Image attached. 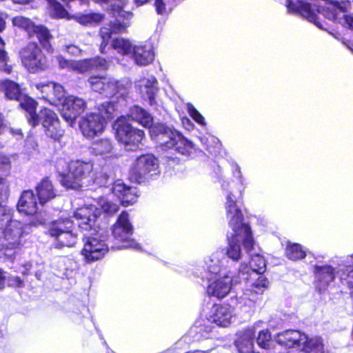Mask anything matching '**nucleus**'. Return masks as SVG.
Returning a JSON list of instances; mask_svg holds the SVG:
<instances>
[{
	"label": "nucleus",
	"instance_id": "f257e3e1",
	"mask_svg": "<svg viewBox=\"0 0 353 353\" xmlns=\"http://www.w3.org/2000/svg\"><path fill=\"white\" fill-rule=\"evenodd\" d=\"M228 224L233 233L228 237V248L226 252L228 256L237 261L241 257V244L250 251L253 247V238L250 226L243 223V214L236 205L234 195L229 192L226 196L225 204Z\"/></svg>",
	"mask_w": 353,
	"mask_h": 353
},
{
	"label": "nucleus",
	"instance_id": "f03ea898",
	"mask_svg": "<svg viewBox=\"0 0 353 353\" xmlns=\"http://www.w3.org/2000/svg\"><path fill=\"white\" fill-rule=\"evenodd\" d=\"M128 118L120 117L113 125L116 130V136L119 141L126 145H139L144 138L143 130L133 128L129 123V118L145 128H152L153 123L152 116L146 110L138 105H134L130 109Z\"/></svg>",
	"mask_w": 353,
	"mask_h": 353
},
{
	"label": "nucleus",
	"instance_id": "7ed1b4c3",
	"mask_svg": "<svg viewBox=\"0 0 353 353\" xmlns=\"http://www.w3.org/2000/svg\"><path fill=\"white\" fill-rule=\"evenodd\" d=\"M98 3H110L111 12L115 17L114 20L100 29L99 36L101 39L99 50L101 53H105V48L108 46L112 34H121L126 32L130 24L132 13L124 10L126 0H94Z\"/></svg>",
	"mask_w": 353,
	"mask_h": 353
},
{
	"label": "nucleus",
	"instance_id": "20e7f679",
	"mask_svg": "<svg viewBox=\"0 0 353 353\" xmlns=\"http://www.w3.org/2000/svg\"><path fill=\"white\" fill-rule=\"evenodd\" d=\"M61 183L67 188L78 189L94 183L104 185L106 177L96 176L92 163L77 160L69 163L68 172L61 175Z\"/></svg>",
	"mask_w": 353,
	"mask_h": 353
},
{
	"label": "nucleus",
	"instance_id": "39448f33",
	"mask_svg": "<svg viewBox=\"0 0 353 353\" xmlns=\"http://www.w3.org/2000/svg\"><path fill=\"white\" fill-rule=\"evenodd\" d=\"M152 139L159 143L162 150H173L188 156L194 151V144L184 138L178 131L163 124H157L150 130Z\"/></svg>",
	"mask_w": 353,
	"mask_h": 353
},
{
	"label": "nucleus",
	"instance_id": "423d86ee",
	"mask_svg": "<svg viewBox=\"0 0 353 353\" xmlns=\"http://www.w3.org/2000/svg\"><path fill=\"white\" fill-rule=\"evenodd\" d=\"M0 230L3 231L2 246L6 249H16L24 243V225L12 219V210L8 208H0Z\"/></svg>",
	"mask_w": 353,
	"mask_h": 353
},
{
	"label": "nucleus",
	"instance_id": "0eeeda50",
	"mask_svg": "<svg viewBox=\"0 0 353 353\" xmlns=\"http://www.w3.org/2000/svg\"><path fill=\"white\" fill-rule=\"evenodd\" d=\"M99 113L92 112L83 116L79 121V128L84 137L92 138L103 132L106 119L111 117L114 111L111 103H104L99 108Z\"/></svg>",
	"mask_w": 353,
	"mask_h": 353
},
{
	"label": "nucleus",
	"instance_id": "6e6552de",
	"mask_svg": "<svg viewBox=\"0 0 353 353\" xmlns=\"http://www.w3.org/2000/svg\"><path fill=\"white\" fill-rule=\"evenodd\" d=\"M49 234L55 239L57 248H71L77 242V235L74 232V224L70 219H59L48 225Z\"/></svg>",
	"mask_w": 353,
	"mask_h": 353
},
{
	"label": "nucleus",
	"instance_id": "1a4fd4ad",
	"mask_svg": "<svg viewBox=\"0 0 353 353\" xmlns=\"http://www.w3.org/2000/svg\"><path fill=\"white\" fill-rule=\"evenodd\" d=\"M158 159L152 154L138 157L131 169L130 178L138 183H143L159 174Z\"/></svg>",
	"mask_w": 353,
	"mask_h": 353
},
{
	"label": "nucleus",
	"instance_id": "9d476101",
	"mask_svg": "<svg viewBox=\"0 0 353 353\" xmlns=\"http://www.w3.org/2000/svg\"><path fill=\"white\" fill-rule=\"evenodd\" d=\"M316 277L321 281L328 284L334 281L336 274L341 279H346L348 277L353 278V255L345 259L338 267V270L330 265L316 266Z\"/></svg>",
	"mask_w": 353,
	"mask_h": 353
},
{
	"label": "nucleus",
	"instance_id": "9b49d317",
	"mask_svg": "<svg viewBox=\"0 0 353 353\" xmlns=\"http://www.w3.org/2000/svg\"><path fill=\"white\" fill-rule=\"evenodd\" d=\"M88 84L93 91L106 97L123 96L125 93L123 85L109 76H91L88 79Z\"/></svg>",
	"mask_w": 353,
	"mask_h": 353
},
{
	"label": "nucleus",
	"instance_id": "f8f14e48",
	"mask_svg": "<svg viewBox=\"0 0 353 353\" xmlns=\"http://www.w3.org/2000/svg\"><path fill=\"white\" fill-rule=\"evenodd\" d=\"M132 234L133 226L129 221L128 214L123 212L112 227V235L117 241L123 243L121 248L140 250L139 244L131 239Z\"/></svg>",
	"mask_w": 353,
	"mask_h": 353
},
{
	"label": "nucleus",
	"instance_id": "ddd939ff",
	"mask_svg": "<svg viewBox=\"0 0 353 353\" xmlns=\"http://www.w3.org/2000/svg\"><path fill=\"white\" fill-rule=\"evenodd\" d=\"M20 56L23 66L30 72L44 70L48 67L46 57L34 43H29L23 48Z\"/></svg>",
	"mask_w": 353,
	"mask_h": 353
},
{
	"label": "nucleus",
	"instance_id": "4468645a",
	"mask_svg": "<svg viewBox=\"0 0 353 353\" xmlns=\"http://www.w3.org/2000/svg\"><path fill=\"white\" fill-rule=\"evenodd\" d=\"M12 23L14 26L24 29L30 37L36 36L43 48L46 50H51L50 40L52 37L46 27L36 26L28 18L22 16L14 17Z\"/></svg>",
	"mask_w": 353,
	"mask_h": 353
},
{
	"label": "nucleus",
	"instance_id": "2eb2a0df",
	"mask_svg": "<svg viewBox=\"0 0 353 353\" xmlns=\"http://www.w3.org/2000/svg\"><path fill=\"white\" fill-rule=\"evenodd\" d=\"M101 214V209L90 205L79 208L74 213V217L79 221V227L82 230L92 232L93 234L99 232L98 221Z\"/></svg>",
	"mask_w": 353,
	"mask_h": 353
},
{
	"label": "nucleus",
	"instance_id": "dca6fc26",
	"mask_svg": "<svg viewBox=\"0 0 353 353\" xmlns=\"http://www.w3.org/2000/svg\"><path fill=\"white\" fill-rule=\"evenodd\" d=\"M39 121L45 129L46 134L59 141L63 135V130L61 128L59 121L55 112L48 108H43L39 113Z\"/></svg>",
	"mask_w": 353,
	"mask_h": 353
},
{
	"label": "nucleus",
	"instance_id": "f3484780",
	"mask_svg": "<svg viewBox=\"0 0 353 353\" xmlns=\"http://www.w3.org/2000/svg\"><path fill=\"white\" fill-rule=\"evenodd\" d=\"M84 245L81 254L88 262L95 261L103 258L108 251L103 240L94 236H87L83 239Z\"/></svg>",
	"mask_w": 353,
	"mask_h": 353
},
{
	"label": "nucleus",
	"instance_id": "a211bd4d",
	"mask_svg": "<svg viewBox=\"0 0 353 353\" xmlns=\"http://www.w3.org/2000/svg\"><path fill=\"white\" fill-rule=\"evenodd\" d=\"M86 108L85 101L78 97L70 95L63 102L62 117L70 125L74 123L77 117Z\"/></svg>",
	"mask_w": 353,
	"mask_h": 353
},
{
	"label": "nucleus",
	"instance_id": "6ab92c4d",
	"mask_svg": "<svg viewBox=\"0 0 353 353\" xmlns=\"http://www.w3.org/2000/svg\"><path fill=\"white\" fill-rule=\"evenodd\" d=\"M210 283L207 287V294L210 296L223 299L230 292L233 280L228 273L208 279Z\"/></svg>",
	"mask_w": 353,
	"mask_h": 353
},
{
	"label": "nucleus",
	"instance_id": "aec40b11",
	"mask_svg": "<svg viewBox=\"0 0 353 353\" xmlns=\"http://www.w3.org/2000/svg\"><path fill=\"white\" fill-rule=\"evenodd\" d=\"M233 309L228 305H214L208 316L209 322L220 327H228L231 324Z\"/></svg>",
	"mask_w": 353,
	"mask_h": 353
},
{
	"label": "nucleus",
	"instance_id": "412c9836",
	"mask_svg": "<svg viewBox=\"0 0 353 353\" xmlns=\"http://www.w3.org/2000/svg\"><path fill=\"white\" fill-rule=\"evenodd\" d=\"M286 6L288 12L299 14L309 21L313 22L319 28L323 29V25L317 21L318 17L314 8H312L310 3L302 1H297L295 3L292 0H288Z\"/></svg>",
	"mask_w": 353,
	"mask_h": 353
},
{
	"label": "nucleus",
	"instance_id": "4be33fe9",
	"mask_svg": "<svg viewBox=\"0 0 353 353\" xmlns=\"http://www.w3.org/2000/svg\"><path fill=\"white\" fill-rule=\"evenodd\" d=\"M112 192L118 197L120 203L125 206L134 203L138 198L136 188L127 186L119 180L113 184Z\"/></svg>",
	"mask_w": 353,
	"mask_h": 353
},
{
	"label": "nucleus",
	"instance_id": "5701e85b",
	"mask_svg": "<svg viewBox=\"0 0 353 353\" xmlns=\"http://www.w3.org/2000/svg\"><path fill=\"white\" fill-rule=\"evenodd\" d=\"M248 277H245L246 280V288L244 292V295L248 296V299L254 301V297H251L253 294H260L268 286V281L263 275V274H258L255 279H252L250 273L247 274Z\"/></svg>",
	"mask_w": 353,
	"mask_h": 353
},
{
	"label": "nucleus",
	"instance_id": "b1692460",
	"mask_svg": "<svg viewBox=\"0 0 353 353\" xmlns=\"http://www.w3.org/2000/svg\"><path fill=\"white\" fill-rule=\"evenodd\" d=\"M266 270V261L260 254L252 255L249 266L242 263L239 268L240 274H250L252 279H255L258 274H263Z\"/></svg>",
	"mask_w": 353,
	"mask_h": 353
},
{
	"label": "nucleus",
	"instance_id": "393cba45",
	"mask_svg": "<svg viewBox=\"0 0 353 353\" xmlns=\"http://www.w3.org/2000/svg\"><path fill=\"white\" fill-rule=\"evenodd\" d=\"M136 87L143 97L148 99L152 105L154 101V96L158 91L157 81L153 76L141 77L136 83Z\"/></svg>",
	"mask_w": 353,
	"mask_h": 353
},
{
	"label": "nucleus",
	"instance_id": "a878e982",
	"mask_svg": "<svg viewBox=\"0 0 353 353\" xmlns=\"http://www.w3.org/2000/svg\"><path fill=\"white\" fill-rule=\"evenodd\" d=\"M36 88L41 90L42 93L46 95L43 96V98L48 100L54 99L63 105V102L65 97V91L63 87L54 82H48V83H39L36 85Z\"/></svg>",
	"mask_w": 353,
	"mask_h": 353
},
{
	"label": "nucleus",
	"instance_id": "bb28decb",
	"mask_svg": "<svg viewBox=\"0 0 353 353\" xmlns=\"http://www.w3.org/2000/svg\"><path fill=\"white\" fill-rule=\"evenodd\" d=\"M255 335L254 327H248L239 334L236 341V346L239 353H254V338Z\"/></svg>",
	"mask_w": 353,
	"mask_h": 353
},
{
	"label": "nucleus",
	"instance_id": "cd10ccee",
	"mask_svg": "<svg viewBox=\"0 0 353 353\" xmlns=\"http://www.w3.org/2000/svg\"><path fill=\"white\" fill-rule=\"evenodd\" d=\"M304 353H324L323 339L318 336H309L303 334L299 347Z\"/></svg>",
	"mask_w": 353,
	"mask_h": 353
},
{
	"label": "nucleus",
	"instance_id": "c85d7f7f",
	"mask_svg": "<svg viewBox=\"0 0 353 353\" xmlns=\"http://www.w3.org/2000/svg\"><path fill=\"white\" fill-rule=\"evenodd\" d=\"M17 209L19 212L27 215H33L36 214L38 210L36 197L31 190L24 191L17 204Z\"/></svg>",
	"mask_w": 353,
	"mask_h": 353
},
{
	"label": "nucleus",
	"instance_id": "c756f323",
	"mask_svg": "<svg viewBox=\"0 0 353 353\" xmlns=\"http://www.w3.org/2000/svg\"><path fill=\"white\" fill-rule=\"evenodd\" d=\"M303 332L295 330H288L276 335V341L288 347H299Z\"/></svg>",
	"mask_w": 353,
	"mask_h": 353
},
{
	"label": "nucleus",
	"instance_id": "7c9ffc66",
	"mask_svg": "<svg viewBox=\"0 0 353 353\" xmlns=\"http://www.w3.org/2000/svg\"><path fill=\"white\" fill-rule=\"evenodd\" d=\"M130 57L136 64L146 65L152 63L154 54L150 46H135Z\"/></svg>",
	"mask_w": 353,
	"mask_h": 353
},
{
	"label": "nucleus",
	"instance_id": "2f4dec72",
	"mask_svg": "<svg viewBox=\"0 0 353 353\" xmlns=\"http://www.w3.org/2000/svg\"><path fill=\"white\" fill-rule=\"evenodd\" d=\"M224 254L222 252H216L213 253L206 261L205 265L208 272L214 275H221L224 270Z\"/></svg>",
	"mask_w": 353,
	"mask_h": 353
},
{
	"label": "nucleus",
	"instance_id": "473e14b6",
	"mask_svg": "<svg viewBox=\"0 0 353 353\" xmlns=\"http://www.w3.org/2000/svg\"><path fill=\"white\" fill-rule=\"evenodd\" d=\"M38 199L43 204L56 196L53 185L48 179H43L36 188Z\"/></svg>",
	"mask_w": 353,
	"mask_h": 353
},
{
	"label": "nucleus",
	"instance_id": "72a5a7b5",
	"mask_svg": "<svg viewBox=\"0 0 353 353\" xmlns=\"http://www.w3.org/2000/svg\"><path fill=\"white\" fill-rule=\"evenodd\" d=\"M0 89L8 99L21 101L23 97L19 85L12 81L6 80L0 83Z\"/></svg>",
	"mask_w": 353,
	"mask_h": 353
},
{
	"label": "nucleus",
	"instance_id": "f704fd0d",
	"mask_svg": "<svg viewBox=\"0 0 353 353\" xmlns=\"http://www.w3.org/2000/svg\"><path fill=\"white\" fill-rule=\"evenodd\" d=\"M24 99V101H21L20 104L21 106L25 110H26V111L28 112V114L27 116L28 123L32 126L37 125L39 123V114H37L35 112V101L31 98H27L26 97L23 96L21 98V99Z\"/></svg>",
	"mask_w": 353,
	"mask_h": 353
},
{
	"label": "nucleus",
	"instance_id": "c9c22d12",
	"mask_svg": "<svg viewBox=\"0 0 353 353\" xmlns=\"http://www.w3.org/2000/svg\"><path fill=\"white\" fill-rule=\"evenodd\" d=\"M134 46L130 40L122 37L114 39L111 43V47L122 55L131 56Z\"/></svg>",
	"mask_w": 353,
	"mask_h": 353
},
{
	"label": "nucleus",
	"instance_id": "e433bc0d",
	"mask_svg": "<svg viewBox=\"0 0 353 353\" xmlns=\"http://www.w3.org/2000/svg\"><path fill=\"white\" fill-rule=\"evenodd\" d=\"M76 21L84 26H94L102 21L104 15L99 12H92L85 14H76L74 16Z\"/></svg>",
	"mask_w": 353,
	"mask_h": 353
},
{
	"label": "nucleus",
	"instance_id": "4c0bfd02",
	"mask_svg": "<svg viewBox=\"0 0 353 353\" xmlns=\"http://www.w3.org/2000/svg\"><path fill=\"white\" fill-rule=\"evenodd\" d=\"M82 63V73L88 70H105L108 68V62L103 58L95 57L93 59L81 60Z\"/></svg>",
	"mask_w": 353,
	"mask_h": 353
},
{
	"label": "nucleus",
	"instance_id": "58836bf2",
	"mask_svg": "<svg viewBox=\"0 0 353 353\" xmlns=\"http://www.w3.org/2000/svg\"><path fill=\"white\" fill-rule=\"evenodd\" d=\"M56 61L60 69L68 71H77L82 73V63L81 61H74L65 59L62 55H57Z\"/></svg>",
	"mask_w": 353,
	"mask_h": 353
},
{
	"label": "nucleus",
	"instance_id": "ea45409f",
	"mask_svg": "<svg viewBox=\"0 0 353 353\" xmlns=\"http://www.w3.org/2000/svg\"><path fill=\"white\" fill-rule=\"evenodd\" d=\"M91 149L96 154H107L111 152L112 145L108 139H101L92 143Z\"/></svg>",
	"mask_w": 353,
	"mask_h": 353
},
{
	"label": "nucleus",
	"instance_id": "a19ab883",
	"mask_svg": "<svg viewBox=\"0 0 353 353\" xmlns=\"http://www.w3.org/2000/svg\"><path fill=\"white\" fill-rule=\"evenodd\" d=\"M285 254L287 257L293 261L302 259L305 256V252L298 243H290L288 245Z\"/></svg>",
	"mask_w": 353,
	"mask_h": 353
},
{
	"label": "nucleus",
	"instance_id": "79ce46f5",
	"mask_svg": "<svg viewBox=\"0 0 353 353\" xmlns=\"http://www.w3.org/2000/svg\"><path fill=\"white\" fill-rule=\"evenodd\" d=\"M212 332V327L210 325H194L189 332L193 336L194 341H200L203 338H208V334Z\"/></svg>",
	"mask_w": 353,
	"mask_h": 353
},
{
	"label": "nucleus",
	"instance_id": "37998d69",
	"mask_svg": "<svg viewBox=\"0 0 353 353\" xmlns=\"http://www.w3.org/2000/svg\"><path fill=\"white\" fill-rule=\"evenodd\" d=\"M175 6V0H155L154 6L159 14H166L172 11Z\"/></svg>",
	"mask_w": 353,
	"mask_h": 353
},
{
	"label": "nucleus",
	"instance_id": "c03bdc74",
	"mask_svg": "<svg viewBox=\"0 0 353 353\" xmlns=\"http://www.w3.org/2000/svg\"><path fill=\"white\" fill-rule=\"evenodd\" d=\"M52 14L57 18H67L68 12L56 0H48Z\"/></svg>",
	"mask_w": 353,
	"mask_h": 353
},
{
	"label": "nucleus",
	"instance_id": "a18cd8bd",
	"mask_svg": "<svg viewBox=\"0 0 353 353\" xmlns=\"http://www.w3.org/2000/svg\"><path fill=\"white\" fill-rule=\"evenodd\" d=\"M9 195V184L4 178H0V208H8L3 203L7 200Z\"/></svg>",
	"mask_w": 353,
	"mask_h": 353
},
{
	"label": "nucleus",
	"instance_id": "49530a36",
	"mask_svg": "<svg viewBox=\"0 0 353 353\" xmlns=\"http://www.w3.org/2000/svg\"><path fill=\"white\" fill-rule=\"evenodd\" d=\"M60 262L62 263L65 266L64 274L67 277L71 276L72 275V274L74 272H76V270L77 269V264L74 260L70 259H67V258H61L60 259Z\"/></svg>",
	"mask_w": 353,
	"mask_h": 353
},
{
	"label": "nucleus",
	"instance_id": "de8ad7c7",
	"mask_svg": "<svg viewBox=\"0 0 353 353\" xmlns=\"http://www.w3.org/2000/svg\"><path fill=\"white\" fill-rule=\"evenodd\" d=\"M271 339V335L268 330H263L259 332L256 342L259 346L263 349L269 347V343Z\"/></svg>",
	"mask_w": 353,
	"mask_h": 353
},
{
	"label": "nucleus",
	"instance_id": "09e8293b",
	"mask_svg": "<svg viewBox=\"0 0 353 353\" xmlns=\"http://www.w3.org/2000/svg\"><path fill=\"white\" fill-rule=\"evenodd\" d=\"M100 206L104 212L113 214L119 210V205L117 203L102 199L100 202Z\"/></svg>",
	"mask_w": 353,
	"mask_h": 353
},
{
	"label": "nucleus",
	"instance_id": "8fccbe9b",
	"mask_svg": "<svg viewBox=\"0 0 353 353\" xmlns=\"http://www.w3.org/2000/svg\"><path fill=\"white\" fill-rule=\"evenodd\" d=\"M188 111L191 117L199 124L205 125L204 117L196 110V109L192 105L188 104Z\"/></svg>",
	"mask_w": 353,
	"mask_h": 353
},
{
	"label": "nucleus",
	"instance_id": "3c124183",
	"mask_svg": "<svg viewBox=\"0 0 353 353\" xmlns=\"http://www.w3.org/2000/svg\"><path fill=\"white\" fill-rule=\"evenodd\" d=\"M11 168V161L8 156L0 153V170L9 171Z\"/></svg>",
	"mask_w": 353,
	"mask_h": 353
},
{
	"label": "nucleus",
	"instance_id": "603ef678",
	"mask_svg": "<svg viewBox=\"0 0 353 353\" xmlns=\"http://www.w3.org/2000/svg\"><path fill=\"white\" fill-rule=\"evenodd\" d=\"M65 50L72 54V55H74V56H78L81 54V49L74 46V45H69V46H65Z\"/></svg>",
	"mask_w": 353,
	"mask_h": 353
},
{
	"label": "nucleus",
	"instance_id": "864d4df0",
	"mask_svg": "<svg viewBox=\"0 0 353 353\" xmlns=\"http://www.w3.org/2000/svg\"><path fill=\"white\" fill-rule=\"evenodd\" d=\"M3 48L4 42L0 37V62L7 61V54L6 52L3 50Z\"/></svg>",
	"mask_w": 353,
	"mask_h": 353
},
{
	"label": "nucleus",
	"instance_id": "5fc2aeb1",
	"mask_svg": "<svg viewBox=\"0 0 353 353\" xmlns=\"http://www.w3.org/2000/svg\"><path fill=\"white\" fill-rule=\"evenodd\" d=\"M10 285L21 287L23 285V281L19 276H13L9 279Z\"/></svg>",
	"mask_w": 353,
	"mask_h": 353
},
{
	"label": "nucleus",
	"instance_id": "6e6d98bb",
	"mask_svg": "<svg viewBox=\"0 0 353 353\" xmlns=\"http://www.w3.org/2000/svg\"><path fill=\"white\" fill-rule=\"evenodd\" d=\"M233 174L235 177H236L239 179V182L242 183V180H241L242 176L241 174L240 168L238 165H235L234 170H233Z\"/></svg>",
	"mask_w": 353,
	"mask_h": 353
},
{
	"label": "nucleus",
	"instance_id": "4d7b16f0",
	"mask_svg": "<svg viewBox=\"0 0 353 353\" xmlns=\"http://www.w3.org/2000/svg\"><path fill=\"white\" fill-rule=\"evenodd\" d=\"M6 276L4 272L0 269V290L4 286Z\"/></svg>",
	"mask_w": 353,
	"mask_h": 353
},
{
	"label": "nucleus",
	"instance_id": "13d9d810",
	"mask_svg": "<svg viewBox=\"0 0 353 353\" xmlns=\"http://www.w3.org/2000/svg\"><path fill=\"white\" fill-rule=\"evenodd\" d=\"M214 349V347H211L208 350H193V351H189L186 353H210L211 351Z\"/></svg>",
	"mask_w": 353,
	"mask_h": 353
},
{
	"label": "nucleus",
	"instance_id": "bf43d9fd",
	"mask_svg": "<svg viewBox=\"0 0 353 353\" xmlns=\"http://www.w3.org/2000/svg\"><path fill=\"white\" fill-rule=\"evenodd\" d=\"M5 26H6L5 21L2 18L0 17V32H2L4 30Z\"/></svg>",
	"mask_w": 353,
	"mask_h": 353
},
{
	"label": "nucleus",
	"instance_id": "052dcab7",
	"mask_svg": "<svg viewBox=\"0 0 353 353\" xmlns=\"http://www.w3.org/2000/svg\"><path fill=\"white\" fill-rule=\"evenodd\" d=\"M149 0H134L135 3L137 6H142L144 3H146Z\"/></svg>",
	"mask_w": 353,
	"mask_h": 353
},
{
	"label": "nucleus",
	"instance_id": "680f3d73",
	"mask_svg": "<svg viewBox=\"0 0 353 353\" xmlns=\"http://www.w3.org/2000/svg\"><path fill=\"white\" fill-rule=\"evenodd\" d=\"M9 131H10V132H11L13 134L21 135V130L20 129H18L16 130L10 129Z\"/></svg>",
	"mask_w": 353,
	"mask_h": 353
},
{
	"label": "nucleus",
	"instance_id": "e2e57ef3",
	"mask_svg": "<svg viewBox=\"0 0 353 353\" xmlns=\"http://www.w3.org/2000/svg\"><path fill=\"white\" fill-rule=\"evenodd\" d=\"M3 70L7 72V73H10L12 70V68L11 66L10 65H5L4 68H3Z\"/></svg>",
	"mask_w": 353,
	"mask_h": 353
},
{
	"label": "nucleus",
	"instance_id": "0e129e2a",
	"mask_svg": "<svg viewBox=\"0 0 353 353\" xmlns=\"http://www.w3.org/2000/svg\"><path fill=\"white\" fill-rule=\"evenodd\" d=\"M12 1L17 3H27L29 1H30V0H12Z\"/></svg>",
	"mask_w": 353,
	"mask_h": 353
},
{
	"label": "nucleus",
	"instance_id": "69168bd1",
	"mask_svg": "<svg viewBox=\"0 0 353 353\" xmlns=\"http://www.w3.org/2000/svg\"><path fill=\"white\" fill-rule=\"evenodd\" d=\"M227 186H228V184L226 185V184L223 183V184L222 185V188H223V189H226Z\"/></svg>",
	"mask_w": 353,
	"mask_h": 353
},
{
	"label": "nucleus",
	"instance_id": "338daca9",
	"mask_svg": "<svg viewBox=\"0 0 353 353\" xmlns=\"http://www.w3.org/2000/svg\"><path fill=\"white\" fill-rule=\"evenodd\" d=\"M0 335H1V333H0Z\"/></svg>",
	"mask_w": 353,
	"mask_h": 353
},
{
	"label": "nucleus",
	"instance_id": "774afa93",
	"mask_svg": "<svg viewBox=\"0 0 353 353\" xmlns=\"http://www.w3.org/2000/svg\"><path fill=\"white\" fill-rule=\"evenodd\" d=\"M0 335H1V333H0Z\"/></svg>",
	"mask_w": 353,
	"mask_h": 353
}]
</instances>
